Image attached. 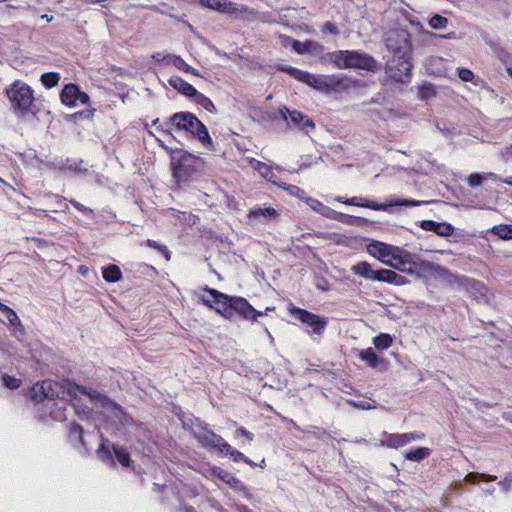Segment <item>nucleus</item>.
I'll list each match as a JSON object with an SVG mask.
<instances>
[{"instance_id": "nucleus-19", "label": "nucleus", "mask_w": 512, "mask_h": 512, "mask_svg": "<svg viewBox=\"0 0 512 512\" xmlns=\"http://www.w3.org/2000/svg\"><path fill=\"white\" fill-rule=\"evenodd\" d=\"M421 228L427 231H433L439 236H450L452 235L454 228L448 223H438L432 220H424L421 222Z\"/></svg>"}, {"instance_id": "nucleus-9", "label": "nucleus", "mask_w": 512, "mask_h": 512, "mask_svg": "<svg viewBox=\"0 0 512 512\" xmlns=\"http://www.w3.org/2000/svg\"><path fill=\"white\" fill-rule=\"evenodd\" d=\"M279 114L283 120L286 121L289 127L297 128L305 133H309L310 130L315 128L314 121L302 112L297 110H290L286 106L279 109Z\"/></svg>"}, {"instance_id": "nucleus-15", "label": "nucleus", "mask_w": 512, "mask_h": 512, "mask_svg": "<svg viewBox=\"0 0 512 512\" xmlns=\"http://www.w3.org/2000/svg\"><path fill=\"white\" fill-rule=\"evenodd\" d=\"M386 46L395 56L407 55L408 39L404 31L391 32L386 38Z\"/></svg>"}, {"instance_id": "nucleus-27", "label": "nucleus", "mask_w": 512, "mask_h": 512, "mask_svg": "<svg viewBox=\"0 0 512 512\" xmlns=\"http://www.w3.org/2000/svg\"><path fill=\"white\" fill-rule=\"evenodd\" d=\"M351 271L368 280H375L376 271L372 269L368 262H358L351 267Z\"/></svg>"}, {"instance_id": "nucleus-12", "label": "nucleus", "mask_w": 512, "mask_h": 512, "mask_svg": "<svg viewBox=\"0 0 512 512\" xmlns=\"http://www.w3.org/2000/svg\"><path fill=\"white\" fill-rule=\"evenodd\" d=\"M60 99L67 106L87 105L90 100L89 96L85 92L80 91L75 84L65 85L61 91Z\"/></svg>"}, {"instance_id": "nucleus-53", "label": "nucleus", "mask_w": 512, "mask_h": 512, "mask_svg": "<svg viewBox=\"0 0 512 512\" xmlns=\"http://www.w3.org/2000/svg\"><path fill=\"white\" fill-rule=\"evenodd\" d=\"M459 78L464 82H469L473 79V73L471 70L466 68L459 69Z\"/></svg>"}, {"instance_id": "nucleus-42", "label": "nucleus", "mask_w": 512, "mask_h": 512, "mask_svg": "<svg viewBox=\"0 0 512 512\" xmlns=\"http://www.w3.org/2000/svg\"><path fill=\"white\" fill-rule=\"evenodd\" d=\"M370 247L373 248L379 254V256L381 257V261L385 260V257H389L391 245L376 242L374 244H371Z\"/></svg>"}, {"instance_id": "nucleus-58", "label": "nucleus", "mask_w": 512, "mask_h": 512, "mask_svg": "<svg viewBox=\"0 0 512 512\" xmlns=\"http://www.w3.org/2000/svg\"><path fill=\"white\" fill-rule=\"evenodd\" d=\"M324 30L329 31V32H330V33H332V34H338V29H337V27H336L333 23H331V22H326V23L324 24V26H323V31H324Z\"/></svg>"}, {"instance_id": "nucleus-11", "label": "nucleus", "mask_w": 512, "mask_h": 512, "mask_svg": "<svg viewBox=\"0 0 512 512\" xmlns=\"http://www.w3.org/2000/svg\"><path fill=\"white\" fill-rule=\"evenodd\" d=\"M424 202L416 200L393 199L387 204H377L362 197H352L346 200V205L360 206L373 210H387L392 206H420Z\"/></svg>"}, {"instance_id": "nucleus-10", "label": "nucleus", "mask_w": 512, "mask_h": 512, "mask_svg": "<svg viewBox=\"0 0 512 512\" xmlns=\"http://www.w3.org/2000/svg\"><path fill=\"white\" fill-rule=\"evenodd\" d=\"M200 4L206 8L219 11L228 15H236L237 13H245L247 15H255L256 10L247 6H239L229 0H199Z\"/></svg>"}, {"instance_id": "nucleus-43", "label": "nucleus", "mask_w": 512, "mask_h": 512, "mask_svg": "<svg viewBox=\"0 0 512 512\" xmlns=\"http://www.w3.org/2000/svg\"><path fill=\"white\" fill-rule=\"evenodd\" d=\"M146 245L150 248H153V249H156L158 250L161 254L164 255L165 259L167 261L170 260L171 258V253L170 251L168 250V248L165 246V245H162V244H158L157 242L153 241V240H150L148 239L146 241Z\"/></svg>"}, {"instance_id": "nucleus-37", "label": "nucleus", "mask_w": 512, "mask_h": 512, "mask_svg": "<svg viewBox=\"0 0 512 512\" xmlns=\"http://www.w3.org/2000/svg\"><path fill=\"white\" fill-rule=\"evenodd\" d=\"M60 76L58 73L49 72L41 76V82L46 88H52L58 84Z\"/></svg>"}, {"instance_id": "nucleus-32", "label": "nucleus", "mask_w": 512, "mask_h": 512, "mask_svg": "<svg viewBox=\"0 0 512 512\" xmlns=\"http://www.w3.org/2000/svg\"><path fill=\"white\" fill-rule=\"evenodd\" d=\"M430 455V449L426 447H420L415 450L408 451L405 454V458L410 461L419 462Z\"/></svg>"}, {"instance_id": "nucleus-60", "label": "nucleus", "mask_w": 512, "mask_h": 512, "mask_svg": "<svg viewBox=\"0 0 512 512\" xmlns=\"http://www.w3.org/2000/svg\"><path fill=\"white\" fill-rule=\"evenodd\" d=\"M497 56L502 61L505 62L509 58L510 54L507 51H505L504 49L500 48V49L497 50Z\"/></svg>"}, {"instance_id": "nucleus-3", "label": "nucleus", "mask_w": 512, "mask_h": 512, "mask_svg": "<svg viewBox=\"0 0 512 512\" xmlns=\"http://www.w3.org/2000/svg\"><path fill=\"white\" fill-rule=\"evenodd\" d=\"M168 127L164 133L172 135L170 129L174 127L178 131L189 133L197 138L205 147H211L212 141L205 125L192 113L178 112L173 114L169 121L165 123Z\"/></svg>"}, {"instance_id": "nucleus-36", "label": "nucleus", "mask_w": 512, "mask_h": 512, "mask_svg": "<svg viewBox=\"0 0 512 512\" xmlns=\"http://www.w3.org/2000/svg\"><path fill=\"white\" fill-rule=\"evenodd\" d=\"M223 453L229 455L235 462L243 461L251 466H255V464L250 459H248L243 453L233 449L230 445L229 448H223Z\"/></svg>"}, {"instance_id": "nucleus-8", "label": "nucleus", "mask_w": 512, "mask_h": 512, "mask_svg": "<svg viewBox=\"0 0 512 512\" xmlns=\"http://www.w3.org/2000/svg\"><path fill=\"white\" fill-rule=\"evenodd\" d=\"M211 298L202 297V302L208 307L214 308L219 314L227 319L232 318V296H228L215 289L206 288Z\"/></svg>"}, {"instance_id": "nucleus-4", "label": "nucleus", "mask_w": 512, "mask_h": 512, "mask_svg": "<svg viewBox=\"0 0 512 512\" xmlns=\"http://www.w3.org/2000/svg\"><path fill=\"white\" fill-rule=\"evenodd\" d=\"M164 148L170 153L172 174L177 183L188 181L190 176L202 169L203 161L200 157L182 149Z\"/></svg>"}, {"instance_id": "nucleus-16", "label": "nucleus", "mask_w": 512, "mask_h": 512, "mask_svg": "<svg viewBox=\"0 0 512 512\" xmlns=\"http://www.w3.org/2000/svg\"><path fill=\"white\" fill-rule=\"evenodd\" d=\"M232 317L235 313L241 315L244 319L256 321L257 316L263 315L262 312L254 309L246 299L242 297H232Z\"/></svg>"}, {"instance_id": "nucleus-59", "label": "nucleus", "mask_w": 512, "mask_h": 512, "mask_svg": "<svg viewBox=\"0 0 512 512\" xmlns=\"http://www.w3.org/2000/svg\"><path fill=\"white\" fill-rule=\"evenodd\" d=\"M349 403L352 404L354 407L362 409V410L372 409V406L368 402H360V403L349 402Z\"/></svg>"}, {"instance_id": "nucleus-49", "label": "nucleus", "mask_w": 512, "mask_h": 512, "mask_svg": "<svg viewBox=\"0 0 512 512\" xmlns=\"http://www.w3.org/2000/svg\"><path fill=\"white\" fill-rule=\"evenodd\" d=\"M0 309L3 310L4 312H6V317L11 324L15 325L16 323L20 322L17 314L12 309H10L8 306H6L4 304H0Z\"/></svg>"}, {"instance_id": "nucleus-54", "label": "nucleus", "mask_w": 512, "mask_h": 512, "mask_svg": "<svg viewBox=\"0 0 512 512\" xmlns=\"http://www.w3.org/2000/svg\"><path fill=\"white\" fill-rule=\"evenodd\" d=\"M389 252H390L389 257H391L393 260H396V259H398V255H402V253H404L405 250H402L401 248H399L397 246L391 245Z\"/></svg>"}, {"instance_id": "nucleus-44", "label": "nucleus", "mask_w": 512, "mask_h": 512, "mask_svg": "<svg viewBox=\"0 0 512 512\" xmlns=\"http://www.w3.org/2000/svg\"><path fill=\"white\" fill-rule=\"evenodd\" d=\"M146 245L150 248H153V249H156L158 250L161 254L164 255L165 259L167 261L170 260L171 258V253L170 251L168 250V248L165 246V245H162V244H158L157 242L153 241V240H150L148 239L146 241Z\"/></svg>"}, {"instance_id": "nucleus-64", "label": "nucleus", "mask_w": 512, "mask_h": 512, "mask_svg": "<svg viewBox=\"0 0 512 512\" xmlns=\"http://www.w3.org/2000/svg\"><path fill=\"white\" fill-rule=\"evenodd\" d=\"M152 58H153L154 60H156V61H163V62H165V60H163V56H162V54H160V53L154 54V55L152 56Z\"/></svg>"}, {"instance_id": "nucleus-2", "label": "nucleus", "mask_w": 512, "mask_h": 512, "mask_svg": "<svg viewBox=\"0 0 512 512\" xmlns=\"http://www.w3.org/2000/svg\"><path fill=\"white\" fill-rule=\"evenodd\" d=\"M322 62H330L338 69H362L374 72L377 61L370 55L357 50H338L325 54Z\"/></svg>"}, {"instance_id": "nucleus-6", "label": "nucleus", "mask_w": 512, "mask_h": 512, "mask_svg": "<svg viewBox=\"0 0 512 512\" xmlns=\"http://www.w3.org/2000/svg\"><path fill=\"white\" fill-rule=\"evenodd\" d=\"M276 68L277 70L289 74L292 78L303 82L318 91L327 93V76L310 74L309 72L289 65H277Z\"/></svg>"}, {"instance_id": "nucleus-35", "label": "nucleus", "mask_w": 512, "mask_h": 512, "mask_svg": "<svg viewBox=\"0 0 512 512\" xmlns=\"http://www.w3.org/2000/svg\"><path fill=\"white\" fill-rule=\"evenodd\" d=\"M192 97H194L195 102L198 105L202 106L205 110H207L211 113L216 112V107L213 104V102L208 97L203 95L202 93H199L196 90V95H193Z\"/></svg>"}, {"instance_id": "nucleus-34", "label": "nucleus", "mask_w": 512, "mask_h": 512, "mask_svg": "<svg viewBox=\"0 0 512 512\" xmlns=\"http://www.w3.org/2000/svg\"><path fill=\"white\" fill-rule=\"evenodd\" d=\"M392 337L389 334L381 333L374 337L373 344L379 350H386L392 345Z\"/></svg>"}, {"instance_id": "nucleus-5", "label": "nucleus", "mask_w": 512, "mask_h": 512, "mask_svg": "<svg viewBox=\"0 0 512 512\" xmlns=\"http://www.w3.org/2000/svg\"><path fill=\"white\" fill-rule=\"evenodd\" d=\"M6 95L13 109L20 115L31 111L34 97L32 89L27 84L15 81L6 89Z\"/></svg>"}, {"instance_id": "nucleus-18", "label": "nucleus", "mask_w": 512, "mask_h": 512, "mask_svg": "<svg viewBox=\"0 0 512 512\" xmlns=\"http://www.w3.org/2000/svg\"><path fill=\"white\" fill-rule=\"evenodd\" d=\"M292 49L299 55L309 54V55H320L324 51V46L319 42L307 40L304 42H300L298 40L292 41Z\"/></svg>"}, {"instance_id": "nucleus-40", "label": "nucleus", "mask_w": 512, "mask_h": 512, "mask_svg": "<svg viewBox=\"0 0 512 512\" xmlns=\"http://www.w3.org/2000/svg\"><path fill=\"white\" fill-rule=\"evenodd\" d=\"M448 24V19L441 15H434L429 20V26L433 29H444Z\"/></svg>"}, {"instance_id": "nucleus-21", "label": "nucleus", "mask_w": 512, "mask_h": 512, "mask_svg": "<svg viewBox=\"0 0 512 512\" xmlns=\"http://www.w3.org/2000/svg\"><path fill=\"white\" fill-rule=\"evenodd\" d=\"M358 357L362 361H365L372 368H377L380 366H382L383 369L387 368V361L385 359L379 358L371 348L359 351Z\"/></svg>"}, {"instance_id": "nucleus-41", "label": "nucleus", "mask_w": 512, "mask_h": 512, "mask_svg": "<svg viewBox=\"0 0 512 512\" xmlns=\"http://www.w3.org/2000/svg\"><path fill=\"white\" fill-rule=\"evenodd\" d=\"M477 478H481L482 480L485 481H494L496 480L497 477L489 474L470 472L465 476L464 480L469 483H474Z\"/></svg>"}, {"instance_id": "nucleus-52", "label": "nucleus", "mask_w": 512, "mask_h": 512, "mask_svg": "<svg viewBox=\"0 0 512 512\" xmlns=\"http://www.w3.org/2000/svg\"><path fill=\"white\" fill-rule=\"evenodd\" d=\"M240 436L245 437L249 442H251L254 438V435L248 430H246L244 427H239L235 431V437L238 438Z\"/></svg>"}, {"instance_id": "nucleus-48", "label": "nucleus", "mask_w": 512, "mask_h": 512, "mask_svg": "<svg viewBox=\"0 0 512 512\" xmlns=\"http://www.w3.org/2000/svg\"><path fill=\"white\" fill-rule=\"evenodd\" d=\"M2 381L3 384L10 389H16L20 386V380L15 377L9 376L8 374L2 375Z\"/></svg>"}, {"instance_id": "nucleus-22", "label": "nucleus", "mask_w": 512, "mask_h": 512, "mask_svg": "<svg viewBox=\"0 0 512 512\" xmlns=\"http://www.w3.org/2000/svg\"><path fill=\"white\" fill-rule=\"evenodd\" d=\"M279 216V213L276 209L272 207H255L248 212V218L251 220L262 221L265 219H275Z\"/></svg>"}, {"instance_id": "nucleus-33", "label": "nucleus", "mask_w": 512, "mask_h": 512, "mask_svg": "<svg viewBox=\"0 0 512 512\" xmlns=\"http://www.w3.org/2000/svg\"><path fill=\"white\" fill-rule=\"evenodd\" d=\"M111 448L121 465L128 467L130 465V454L128 451L125 448L114 444L111 445Z\"/></svg>"}, {"instance_id": "nucleus-17", "label": "nucleus", "mask_w": 512, "mask_h": 512, "mask_svg": "<svg viewBox=\"0 0 512 512\" xmlns=\"http://www.w3.org/2000/svg\"><path fill=\"white\" fill-rule=\"evenodd\" d=\"M419 269L433 276L447 278L450 282L454 281L458 284H463L466 280L465 278L451 274L448 269L430 261H422L419 264Z\"/></svg>"}, {"instance_id": "nucleus-50", "label": "nucleus", "mask_w": 512, "mask_h": 512, "mask_svg": "<svg viewBox=\"0 0 512 512\" xmlns=\"http://www.w3.org/2000/svg\"><path fill=\"white\" fill-rule=\"evenodd\" d=\"M483 180H485V176H482L479 173L470 174L467 178L468 184L473 188L479 187L482 184Z\"/></svg>"}, {"instance_id": "nucleus-38", "label": "nucleus", "mask_w": 512, "mask_h": 512, "mask_svg": "<svg viewBox=\"0 0 512 512\" xmlns=\"http://www.w3.org/2000/svg\"><path fill=\"white\" fill-rule=\"evenodd\" d=\"M493 232L501 239H512V224L495 226Z\"/></svg>"}, {"instance_id": "nucleus-39", "label": "nucleus", "mask_w": 512, "mask_h": 512, "mask_svg": "<svg viewBox=\"0 0 512 512\" xmlns=\"http://www.w3.org/2000/svg\"><path fill=\"white\" fill-rule=\"evenodd\" d=\"M97 453L100 455L103 461L113 462L108 440H104L102 442V444L97 449Z\"/></svg>"}, {"instance_id": "nucleus-29", "label": "nucleus", "mask_w": 512, "mask_h": 512, "mask_svg": "<svg viewBox=\"0 0 512 512\" xmlns=\"http://www.w3.org/2000/svg\"><path fill=\"white\" fill-rule=\"evenodd\" d=\"M396 262L393 263L389 260H382L383 263L387 264L390 267H393L398 270L404 271L403 266L406 264H412L413 262V255L407 251L402 253V255H398V259L395 260Z\"/></svg>"}, {"instance_id": "nucleus-31", "label": "nucleus", "mask_w": 512, "mask_h": 512, "mask_svg": "<svg viewBox=\"0 0 512 512\" xmlns=\"http://www.w3.org/2000/svg\"><path fill=\"white\" fill-rule=\"evenodd\" d=\"M83 433H84V430H83L82 426H80L79 424L72 423L70 425V430H69L70 441L73 443L79 442L85 448L86 444H85V441L83 438Z\"/></svg>"}, {"instance_id": "nucleus-47", "label": "nucleus", "mask_w": 512, "mask_h": 512, "mask_svg": "<svg viewBox=\"0 0 512 512\" xmlns=\"http://www.w3.org/2000/svg\"><path fill=\"white\" fill-rule=\"evenodd\" d=\"M307 203L310 205V207L313 210H315L323 215H326L327 212L329 211V208L327 206L323 205L320 201H318L316 199L309 198L307 200Z\"/></svg>"}, {"instance_id": "nucleus-57", "label": "nucleus", "mask_w": 512, "mask_h": 512, "mask_svg": "<svg viewBox=\"0 0 512 512\" xmlns=\"http://www.w3.org/2000/svg\"><path fill=\"white\" fill-rule=\"evenodd\" d=\"M512 483V475L505 477L503 480H501L498 485L503 488L504 491L508 490L510 485Z\"/></svg>"}, {"instance_id": "nucleus-1", "label": "nucleus", "mask_w": 512, "mask_h": 512, "mask_svg": "<svg viewBox=\"0 0 512 512\" xmlns=\"http://www.w3.org/2000/svg\"><path fill=\"white\" fill-rule=\"evenodd\" d=\"M79 394L87 395L91 400L98 401L104 408L113 409L119 413H123L120 407L109 400L106 396L85 387L78 386L68 380H64L61 383H53L45 380L41 383H36L30 390L31 398L37 402H41L45 399H52L54 397L64 398L65 395L76 398Z\"/></svg>"}, {"instance_id": "nucleus-46", "label": "nucleus", "mask_w": 512, "mask_h": 512, "mask_svg": "<svg viewBox=\"0 0 512 512\" xmlns=\"http://www.w3.org/2000/svg\"><path fill=\"white\" fill-rule=\"evenodd\" d=\"M252 17L260 20L261 22H264V23H277L278 20L276 19L275 15L271 12H262V13H258L256 11V14L255 15H251ZM279 23H284L282 21V19L279 21Z\"/></svg>"}, {"instance_id": "nucleus-13", "label": "nucleus", "mask_w": 512, "mask_h": 512, "mask_svg": "<svg viewBox=\"0 0 512 512\" xmlns=\"http://www.w3.org/2000/svg\"><path fill=\"white\" fill-rule=\"evenodd\" d=\"M291 313L296 315L301 322L311 326L313 328V332L316 334L322 333L327 325V321L324 318L307 310L293 307L291 309Z\"/></svg>"}, {"instance_id": "nucleus-63", "label": "nucleus", "mask_w": 512, "mask_h": 512, "mask_svg": "<svg viewBox=\"0 0 512 512\" xmlns=\"http://www.w3.org/2000/svg\"><path fill=\"white\" fill-rule=\"evenodd\" d=\"M481 175L485 176V179H492V180H496L497 179V175L495 173H492V172L484 173V174H481Z\"/></svg>"}, {"instance_id": "nucleus-28", "label": "nucleus", "mask_w": 512, "mask_h": 512, "mask_svg": "<svg viewBox=\"0 0 512 512\" xmlns=\"http://www.w3.org/2000/svg\"><path fill=\"white\" fill-rule=\"evenodd\" d=\"M385 439L381 441L382 445L391 448H399L406 445L405 434H385Z\"/></svg>"}, {"instance_id": "nucleus-14", "label": "nucleus", "mask_w": 512, "mask_h": 512, "mask_svg": "<svg viewBox=\"0 0 512 512\" xmlns=\"http://www.w3.org/2000/svg\"><path fill=\"white\" fill-rule=\"evenodd\" d=\"M197 441L207 449H215L223 453V448H229V444L218 434L205 430L195 434Z\"/></svg>"}, {"instance_id": "nucleus-56", "label": "nucleus", "mask_w": 512, "mask_h": 512, "mask_svg": "<svg viewBox=\"0 0 512 512\" xmlns=\"http://www.w3.org/2000/svg\"><path fill=\"white\" fill-rule=\"evenodd\" d=\"M70 203H71V204H72L76 209H78V210H79V211H81V212H84V213H90V214L93 212L90 208H88V207H86V206L82 205L81 203H79V202H77V201H75V200H70Z\"/></svg>"}, {"instance_id": "nucleus-7", "label": "nucleus", "mask_w": 512, "mask_h": 512, "mask_svg": "<svg viewBox=\"0 0 512 512\" xmlns=\"http://www.w3.org/2000/svg\"><path fill=\"white\" fill-rule=\"evenodd\" d=\"M412 64L408 55L394 56L387 64L386 74L395 82H408Z\"/></svg>"}, {"instance_id": "nucleus-45", "label": "nucleus", "mask_w": 512, "mask_h": 512, "mask_svg": "<svg viewBox=\"0 0 512 512\" xmlns=\"http://www.w3.org/2000/svg\"><path fill=\"white\" fill-rule=\"evenodd\" d=\"M146 245L150 248H153V249H156L158 250L161 254L164 255L165 259L167 261L170 260L171 258V253L170 251L168 250V248L165 246V245H162V244H158L157 242L153 241V240H150L148 239L146 241Z\"/></svg>"}, {"instance_id": "nucleus-51", "label": "nucleus", "mask_w": 512, "mask_h": 512, "mask_svg": "<svg viewBox=\"0 0 512 512\" xmlns=\"http://www.w3.org/2000/svg\"><path fill=\"white\" fill-rule=\"evenodd\" d=\"M281 184L282 186L280 187L287 190L291 195H294L299 198H302V196L304 195V191L295 185H287L284 182H281Z\"/></svg>"}, {"instance_id": "nucleus-61", "label": "nucleus", "mask_w": 512, "mask_h": 512, "mask_svg": "<svg viewBox=\"0 0 512 512\" xmlns=\"http://www.w3.org/2000/svg\"><path fill=\"white\" fill-rule=\"evenodd\" d=\"M279 39L281 40V43L283 44V46H286L288 43L292 44V41L294 40V39H291L289 36L282 35V34L279 35Z\"/></svg>"}, {"instance_id": "nucleus-26", "label": "nucleus", "mask_w": 512, "mask_h": 512, "mask_svg": "<svg viewBox=\"0 0 512 512\" xmlns=\"http://www.w3.org/2000/svg\"><path fill=\"white\" fill-rule=\"evenodd\" d=\"M251 165L252 167L259 172V174L267 179L268 181H270L271 183L277 185V186H282L281 182H278L277 179H276V175L273 173V171L271 170V168L263 163V162H260V161H257L255 159H252L251 160Z\"/></svg>"}, {"instance_id": "nucleus-24", "label": "nucleus", "mask_w": 512, "mask_h": 512, "mask_svg": "<svg viewBox=\"0 0 512 512\" xmlns=\"http://www.w3.org/2000/svg\"><path fill=\"white\" fill-rule=\"evenodd\" d=\"M377 281L393 283L396 285H403L406 282V278L397 274L396 272L388 269H381L376 271Z\"/></svg>"}, {"instance_id": "nucleus-20", "label": "nucleus", "mask_w": 512, "mask_h": 512, "mask_svg": "<svg viewBox=\"0 0 512 512\" xmlns=\"http://www.w3.org/2000/svg\"><path fill=\"white\" fill-rule=\"evenodd\" d=\"M327 93L341 92L350 88L351 81L349 78L342 75H329L327 76Z\"/></svg>"}, {"instance_id": "nucleus-55", "label": "nucleus", "mask_w": 512, "mask_h": 512, "mask_svg": "<svg viewBox=\"0 0 512 512\" xmlns=\"http://www.w3.org/2000/svg\"><path fill=\"white\" fill-rule=\"evenodd\" d=\"M406 438V443H410L413 440H419L424 438L423 433H404Z\"/></svg>"}, {"instance_id": "nucleus-62", "label": "nucleus", "mask_w": 512, "mask_h": 512, "mask_svg": "<svg viewBox=\"0 0 512 512\" xmlns=\"http://www.w3.org/2000/svg\"><path fill=\"white\" fill-rule=\"evenodd\" d=\"M222 479H223V480H225V481H226L227 483H229L230 485H232V484H234V483L238 482V480H237L235 477L231 476V475H230V474H228V473H226V475H225V476H223V477H222Z\"/></svg>"}, {"instance_id": "nucleus-25", "label": "nucleus", "mask_w": 512, "mask_h": 512, "mask_svg": "<svg viewBox=\"0 0 512 512\" xmlns=\"http://www.w3.org/2000/svg\"><path fill=\"white\" fill-rule=\"evenodd\" d=\"M168 83L174 89L178 90L180 93L187 97H192L193 95H196V89L191 84L184 81L182 78L178 76H172L168 80Z\"/></svg>"}, {"instance_id": "nucleus-23", "label": "nucleus", "mask_w": 512, "mask_h": 512, "mask_svg": "<svg viewBox=\"0 0 512 512\" xmlns=\"http://www.w3.org/2000/svg\"><path fill=\"white\" fill-rule=\"evenodd\" d=\"M163 60H165V63L168 65H173L174 67L178 68L179 70H182L184 72L193 74L195 76H199V72L193 68L192 66L188 65L181 57L167 54L163 55Z\"/></svg>"}, {"instance_id": "nucleus-30", "label": "nucleus", "mask_w": 512, "mask_h": 512, "mask_svg": "<svg viewBox=\"0 0 512 512\" xmlns=\"http://www.w3.org/2000/svg\"><path fill=\"white\" fill-rule=\"evenodd\" d=\"M103 278L107 282H117L122 278V272L120 268L115 264H110L106 268H103Z\"/></svg>"}]
</instances>
